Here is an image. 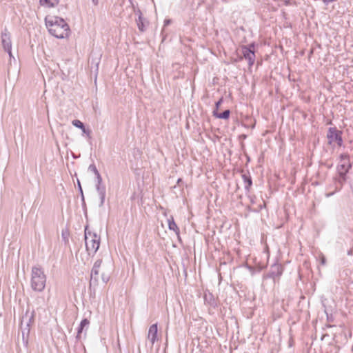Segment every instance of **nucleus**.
Returning a JSON list of instances; mask_svg holds the SVG:
<instances>
[{
    "label": "nucleus",
    "mask_w": 353,
    "mask_h": 353,
    "mask_svg": "<svg viewBox=\"0 0 353 353\" xmlns=\"http://www.w3.org/2000/svg\"><path fill=\"white\" fill-rule=\"evenodd\" d=\"M45 23L50 34L57 38L63 39L70 34L68 24L61 17L46 16Z\"/></svg>",
    "instance_id": "f257e3e1"
},
{
    "label": "nucleus",
    "mask_w": 353,
    "mask_h": 353,
    "mask_svg": "<svg viewBox=\"0 0 353 353\" xmlns=\"http://www.w3.org/2000/svg\"><path fill=\"white\" fill-rule=\"evenodd\" d=\"M46 275L41 267L38 265L32 268L30 286L32 290L43 292L46 288Z\"/></svg>",
    "instance_id": "f03ea898"
},
{
    "label": "nucleus",
    "mask_w": 353,
    "mask_h": 353,
    "mask_svg": "<svg viewBox=\"0 0 353 353\" xmlns=\"http://www.w3.org/2000/svg\"><path fill=\"white\" fill-rule=\"evenodd\" d=\"M341 163L337 165L336 170L339 178L336 179L337 183L341 186L347 181V173L352 168L350 162V156L347 154H342L340 155Z\"/></svg>",
    "instance_id": "7ed1b4c3"
},
{
    "label": "nucleus",
    "mask_w": 353,
    "mask_h": 353,
    "mask_svg": "<svg viewBox=\"0 0 353 353\" xmlns=\"http://www.w3.org/2000/svg\"><path fill=\"white\" fill-rule=\"evenodd\" d=\"M85 241L86 250L89 255L94 254L100 245V236L96 233L88 231L86 227L85 229Z\"/></svg>",
    "instance_id": "20e7f679"
},
{
    "label": "nucleus",
    "mask_w": 353,
    "mask_h": 353,
    "mask_svg": "<svg viewBox=\"0 0 353 353\" xmlns=\"http://www.w3.org/2000/svg\"><path fill=\"white\" fill-rule=\"evenodd\" d=\"M327 138L329 144H332L333 142H336L338 146H341L343 144L342 131L337 130L336 127L328 129Z\"/></svg>",
    "instance_id": "39448f33"
},
{
    "label": "nucleus",
    "mask_w": 353,
    "mask_h": 353,
    "mask_svg": "<svg viewBox=\"0 0 353 353\" xmlns=\"http://www.w3.org/2000/svg\"><path fill=\"white\" fill-rule=\"evenodd\" d=\"M254 43H251L248 46H241V52L243 57L240 59L244 58L248 60L250 66H252L254 63L255 61V53H254Z\"/></svg>",
    "instance_id": "423d86ee"
},
{
    "label": "nucleus",
    "mask_w": 353,
    "mask_h": 353,
    "mask_svg": "<svg viewBox=\"0 0 353 353\" xmlns=\"http://www.w3.org/2000/svg\"><path fill=\"white\" fill-rule=\"evenodd\" d=\"M283 268L281 264L274 263L271 265L270 271L266 274V278H271L275 282L276 281H279L280 276L283 274Z\"/></svg>",
    "instance_id": "0eeeda50"
},
{
    "label": "nucleus",
    "mask_w": 353,
    "mask_h": 353,
    "mask_svg": "<svg viewBox=\"0 0 353 353\" xmlns=\"http://www.w3.org/2000/svg\"><path fill=\"white\" fill-rule=\"evenodd\" d=\"M1 43L5 51L12 50L10 34L6 29L1 33Z\"/></svg>",
    "instance_id": "6e6552de"
},
{
    "label": "nucleus",
    "mask_w": 353,
    "mask_h": 353,
    "mask_svg": "<svg viewBox=\"0 0 353 353\" xmlns=\"http://www.w3.org/2000/svg\"><path fill=\"white\" fill-rule=\"evenodd\" d=\"M96 189L100 197V206H102L105 201V186L102 184V179L99 181L96 180Z\"/></svg>",
    "instance_id": "1a4fd4ad"
},
{
    "label": "nucleus",
    "mask_w": 353,
    "mask_h": 353,
    "mask_svg": "<svg viewBox=\"0 0 353 353\" xmlns=\"http://www.w3.org/2000/svg\"><path fill=\"white\" fill-rule=\"evenodd\" d=\"M158 327L157 323L150 325L148 330V339L151 342L152 345L157 339Z\"/></svg>",
    "instance_id": "9d476101"
},
{
    "label": "nucleus",
    "mask_w": 353,
    "mask_h": 353,
    "mask_svg": "<svg viewBox=\"0 0 353 353\" xmlns=\"http://www.w3.org/2000/svg\"><path fill=\"white\" fill-rule=\"evenodd\" d=\"M99 272V270L92 268L90 273V289H91L92 287L95 288L98 285Z\"/></svg>",
    "instance_id": "9b49d317"
},
{
    "label": "nucleus",
    "mask_w": 353,
    "mask_h": 353,
    "mask_svg": "<svg viewBox=\"0 0 353 353\" xmlns=\"http://www.w3.org/2000/svg\"><path fill=\"white\" fill-rule=\"evenodd\" d=\"M72 124L82 130V132L85 134L88 137H90V134L92 133L91 130L88 128H85L84 124L78 119H74L72 121Z\"/></svg>",
    "instance_id": "f8f14e48"
},
{
    "label": "nucleus",
    "mask_w": 353,
    "mask_h": 353,
    "mask_svg": "<svg viewBox=\"0 0 353 353\" xmlns=\"http://www.w3.org/2000/svg\"><path fill=\"white\" fill-rule=\"evenodd\" d=\"M59 3V0H39V3L41 6L48 8H54Z\"/></svg>",
    "instance_id": "ddd939ff"
},
{
    "label": "nucleus",
    "mask_w": 353,
    "mask_h": 353,
    "mask_svg": "<svg viewBox=\"0 0 353 353\" xmlns=\"http://www.w3.org/2000/svg\"><path fill=\"white\" fill-rule=\"evenodd\" d=\"M242 179L245 183V189L247 192H249L252 185V180L249 173H243L242 174Z\"/></svg>",
    "instance_id": "4468645a"
},
{
    "label": "nucleus",
    "mask_w": 353,
    "mask_h": 353,
    "mask_svg": "<svg viewBox=\"0 0 353 353\" xmlns=\"http://www.w3.org/2000/svg\"><path fill=\"white\" fill-rule=\"evenodd\" d=\"M168 228L170 230H173L175 232V234L179 237L180 230L176 223L174 222V218L172 216H171L170 219L168 220Z\"/></svg>",
    "instance_id": "2eb2a0df"
},
{
    "label": "nucleus",
    "mask_w": 353,
    "mask_h": 353,
    "mask_svg": "<svg viewBox=\"0 0 353 353\" xmlns=\"http://www.w3.org/2000/svg\"><path fill=\"white\" fill-rule=\"evenodd\" d=\"M138 12H139V14L138 19L136 20L137 24L139 30L141 32H144L145 30V23H144L145 19L142 17V13L140 11V10H138Z\"/></svg>",
    "instance_id": "dca6fc26"
},
{
    "label": "nucleus",
    "mask_w": 353,
    "mask_h": 353,
    "mask_svg": "<svg viewBox=\"0 0 353 353\" xmlns=\"http://www.w3.org/2000/svg\"><path fill=\"white\" fill-rule=\"evenodd\" d=\"M230 114V110H225L221 113L216 112V110H214L213 116L218 119H227L229 118Z\"/></svg>",
    "instance_id": "f3484780"
},
{
    "label": "nucleus",
    "mask_w": 353,
    "mask_h": 353,
    "mask_svg": "<svg viewBox=\"0 0 353 353\" xmlns=\"http://www.w3.org/2000/svg\"><path fill=\"white\" fill-rule=\"evenodd\" d=\"M88 170L95 174L97 180L99 179V181H100V180H101L102 177L101 176L100 173L99 172L98 170L97 169V167L94 164L90 165Z\"/></svg>",
    "instance_id": "a211bd4d"
},
{
    "label": "nucleus",
    "mask_w": 353,
    "mask_h": 353,
    "mask_svg": "<svg viewBox=\"0 0 353 353\" xmlns=\"http://www.w3.org/2000/svg\"><path fill=\"white\" fill-rule=\"evenodd\" d=\"M205 301L208 302L211 306L215 307L216 305L215 299H214L212 294H205L204 296Z\"/></svg>",
    "instance_id": "6ab92c4d"
},
{
    "label": "nucleus",
    "mask_w": 353,
    "mask_h": 353,
    "mask_svg": "<svg viewBox=\"0 0 353 353\" xmlns=\"http://www.w3.org/2000/svg\"><path fill=\"white\" fill-rule=\"evenodd\" d=\"M69 231L68 230H63L61 232V237L65 243H68L69 241Z\"/></svg>",
    "instance_id": "aec40b11"
},
{
    "label": "nucleus",
    "mask_w": 353,
    "mask_h": 353,
    "mask_svg": "<svg viewBox=\"0 0 353 353\" xmlns=\"http://www.w3.org/2000/svg\"><path fill=\"white\" fill-rule=\"evenodd\" d=\"M36 302L38 305L40 307L42 306L44 304L45 299L43 296H37L36 299Z\"/></svg>",
    "instance_id": "412c9836"
},
{
    "label": "nucleus",
    "mask_w": 353,
    "mask_h": 353,
    "mask_svg": "<svg viewBox=\"0 0 353 353\" xmlns=\"http://www.w3.org/2000/svg\"><path fill=\"white\" fill-rule=\"evenodd\" d=\"M101 263H102V260H101V259L97 260V261L94 262V265H93V267H92V269L99 270V268H100V267H101Z\"/></svg>",
    "instance_id": "4be33fe9"
},
{
    "label": "nucleus",
    "mask_w": 353,
    "mask_h": 353,
    "mask_svg": "<svg viewBox=\"0 0 353 353\" xmlns=\"http://www.w3.org/2000/svg\"><path fill=\"white\" fill-rule=\"evenodd\" d=\"M90 323V321L87 319H83L81 323L80 326H81L83 328H84L85 326H88Z\"/></svg>",
    "instance_id": "5701e85b"
},
{
    "label": "nucleus",
    "mask_w": 353,
    "mask_h": 353,
    "mask_svg": "<svg viewBox=\"0 0 353 353\" xmlns=\"http://www.w3.org/2000/svg\"><path fill=\"white\" fill-rule=\"evenodd\" d=\"M78 186H79V191H80L81 194L82 202L84 203H85L84 195H83V190H82V188H81V185L80 184L79 181H78Z\"/></svg>",
    "instance_id": "b1692460"
},
{
    "label": "nucleus",
    "mask_w": 353,
    "mask_h": 353,
    "mask_svg": "<svg viewBox=\"0 0 353 353\" xmlns=\"http://www.w3.org/2000/svg\"><path fill=\"white\" fill-rule=\"evenodd\" d=\"M222 103H223V98H221L218 101L216 102V103H215V105H216L215 110H216V111L218 110L219 106L221 105V104Z\"/></svg>",
    "instance_id": "393cba45"
},
{
    "label": "nucleus",
    "mask_w": 353,
    "mask_h": 353,
    "mask_svg": "<svg viewBox=\"0 0 353 353\" xmlns=\"http://www.w3.org/2000/svg\"><path fill=\"white\" fill-rule=\"evenodd\" d=\"M83 328L79 325V327L78 328V331H77V339L80 338V334L83 332Z\"/></svg>",
    "instance_id": "a878e982"
},
{
    "label": "nucleus",
    "mask_w": 353,
    "mask_h": 353,
    "mask_svg": "<svg viewBox=\"0 0 353 353\" xmlns=\"http://www.w3.org/2000/svg\"><path fill=\"white\" fill-rule=\"evenodd\" d=\"M171 23V20L170 19H165L164 21V26H168L169 24H170Z\"/></svg>",
    "instance_id": "bb28decb"
},
{
    "label": "nucleus",
    "mask_w": 353,
    "mask_h": 353,
    "mask_svg": "<svg viewBox=\"0 0 353 353\" xmlns=\"http://www.w3.org/2000/svg\"><path fill=\"white\" fill-rule=\"evenodd\" d=\"M336 0H323V2L326 4L330 3V2H333V1H335Z\"/></svg>",
    "instance_id": "cd10ccee"
},
{
    "label": "nucleus",
    "mask_w": 353,
    "mask_h": 353,
    "mask_svg": "<svg viewBox=\"0 0 353 353\" xmlns=\"http://www.w3.org/2000/svg\"><path fill=\"white\" fill-rule=\"evenodd\" d=\"M6 52L8 53V54H9V56H10V58H12V57H13V56H12V51H11V50H9V51H6Z\"/></svg>",
    "instance_id": "c85d7f7f"
},
{
    "label": "nucleus",
    "mask_w": 353,
    "mask_h": 353,
    "mask_svg": "<svg viewBox=\"0 0 353 353\" xmlns=\"http://www.w3.org/2000/svg\"><path fill=\"white\" fill-rule=\"evenodd\" d=\"M6 52L8 53V54H9V56H10V58H12V57H13V56H12V51H11V50H9V51H6Z\"/></svg>",
    "instance_id": "c756f323"
},
{
    "label": "nucleus",
    "mask_w": 353,
    "mask_h": 353,
    "mask_svg": "<svg viewBox=\"0 0 353 353\" xmlns=\"http://www.w3.org/2000/svg\"><path fill=\"white\" fill-rule=\"evenodd\" d=\"M181 183H183V180L180 178L177 180V184L180 185Z\"/></svg>",
    "instance_id": "7c9ffc66"
},
{
    "label": "nucleus",
    "mask_w": 353,
    "mask_h": 353,
    "mask_svg": "<svg viewBox=\"0 0 353 353\" xmlns=\"http://www.w3.org/2000/svg\"><path fill=\"white\" fill-rule=\"evenodd\" d=\"M92 3L94 4V5H97L98 4V2H99V0H92Z\"/></svg>",
    "instance_id": "2f4dec72"
},
{
    "label": "nucleus",
    "mask_w": 353,
    "mask_h": 353,
    "mask_svg": "<svg viewBox=\"0 0 353 353\" xmlns=\"http://www.w3.org/2000/svg\"><path fill=\"white\" fill-rule=\"evenodd\" d=\"M102 279L104 283H107L108 279H106L105 277H104L103 276H102Z\"/></svg>",
    "instance_id": "473e14b6"
},
{
    "label": "nucleus",
    "mask_w": 353,
    "mask_h": 353,
    "mask_svg": "<svg viewBox=\"0 0 353 353\" xmlns=\"http://www.w3.org/2000/svg\"><path fill=\"white\" fill-rule=\"evenodd\" d=\"M321 262L323 264H324L325 263V258H323L322 260H321Z\"/></svg>",
    "instance_id": "72a5a7b5"
},
{
    "label": "nucleus",
    "mask_w": 353,
    "mask_h": 353,
    "mask_svg": "<svg viewBox=\"0 0 353 353\" xmlns=\"http://www.w3.org/2000/svg\"><path fill=\"white\" fill-rule=\"evenodd\" d=\"M241 137H243V139H245L246 138V135L245 134H242Z\"/></svg>",
    "instance_id": "f704fd0d"
}]
</instances>
